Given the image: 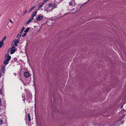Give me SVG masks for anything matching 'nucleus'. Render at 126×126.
<instances>
[{"label": "nucleus", "instance_id": "obj_31", "mask_svg": "<svg viewBox=\"0 0 126 126\" xmlns=\"http://www.w3.org/2000/svg\"><path fill=\"white\" fill-rule=\"evenodd\" d=\"M2 69H5V66H3L2 67Z\"/></svg>", "mask_w": 126, "mask_h": 126}, {"label": "nucleus", "instance_id": "obj_32", "mask_svg": "<svg viewBox=\"0 0 126 126\" xmlns=\"http://www.w3.org/2000/svg\"><path fill=\"white\" fill-rule=\"evenodd\" d=\"M2 75V74L1 73H0V78L1 77Z\"/></svg>", "mask_w": 126, "mask_h": 126}, {"label": "nucleus", "instance_id": "obj_7", "mask_svg": "<svg viewBox=\"0 0 126 126\" xmlns=\"http://www.w3.org/2000/svg\"><path fill=\"white\" fill-rule=\"evenodd\" d=\"M29 73L28 72H25L24 73V76L26 78H28L30 76Z\"/></svg>", "mask_w": 126, "mask_h": 126}, {"label": "nucleus", "instance_id": "obj_36", "mask_svg": "<svg viewBox=\"0 0 126 126\" xmlns=\"http://www.w3.org/2000/svg\"><path fill=\"white\" fill-rule=\"evenodd\" d=\"M14 44V43H12V45H13ZM12 46H13V45H12Z\"/></svg>", "mask_w": 126, "mask_h": 126}, {"label": "nucleus", "instance_id": "obj_10", "mask_svg": "<svg viewBox=\"0 0 126 126\" xmlns=\"http://www.w3.org/2000/svg\"><path fill=\"white\" fill-rule=\"evenodd\" d=\"M4 45V43L2 41H0V48H1L3 47Z\"/></svg>", "mask_w": 126, "mask_h": 126}, {"label": "nucleus", "instance_id": "obj_35", "mask_svg": "<svg viewBox=\"0 0 126 126\" xmlns=\"http://www.w3.org/2000/svg\"><path fill=\"white\" fill-rule=\"evenodd\" d=\"M36 20H34V22H36Z\"/></svg>", "mask_w": 126, "mask_h": 126}, {"label": "nucleus", "instance_id": "obj_13", "mask_svg": "<svg viewBox=\"0 0 126 126\" xmlns=\"http://www.w3.org/2000/svg\"><path fill=\"white\" fill-rule=\"evenodd\" d=\"M21 33H20V32L18 34L17 36V37L18 39H19L20 38L21 35Z\"/></svg>", "mask_w": 126, "mask_h": 126}, {"label": "nucleus", "instance_id": "obj_4", "mask_svg": "<svg viewBox=\"0 0 126 126\" xmlns=\"http://www.w3.org/2000/svg\"><path fill=\"white\" fill-rule=\"evenodd\" d=\"M10 52L11 54L14 53L16 51V48L15 46L11 48Z\"/></svg>", "mask_w": 126, "mask_h": 126}, {"label": "nucleus", "instance_id": "obj_3", "mask_svg": "<svg viewBox=\"0 0 126 126\" xmlns=\"http://www.w3.org/2000/svg\"><path fill=\"white\" fill-rule=\"evenodd\" d=\"M43 16L41 14H40L37 18L36 20L37 22H38L41 20L42 19Z\"/></svg>", "mask_w": 126, "mask_h": 126}, {"label": "nucleus", "instance_id": "obj_14", "mask_svg": "<svg viewBox=\"0 0 126 126\" xmlns=\"http://www.w3.org/2000/svg\"><path fill=\"white\" fill-rule=\"evenodd\" d=\"M30 28L29 27L26 30L24 31V32H25L26 33H27L29 31V29H30Z\"/></svg>", "mask_w": 126, "mask_h": 126}, {"label": "nucleus", "instance_id": "obj_1", "mask_svg": "<svg viewBox=\"0 0 126 126\" xmlns=\"http://www.w3.org/2000/svg\"><path fill=\"white\" fill-rule=\"evenodd\" d=\"M48 7L47 8V9H49L51 8L50 10H49L48 11L49 12L50 11H52L53 9L56 8V3H54L49 4H48Z\"/></svg>", "mask_w": 126, "mask_h": 126}, {"label": "nucleus", "instance_id": "obj_23", "mask_svg": "<svg viewBox=\"0 0 126 126\" xmlns=\"http://www.w3.org/2000/svg\"><path fill=\"white\" fill-rule=\"evenodd\" d=\"M4 69H1L2 73H4Z\"/></svg>", "mask_w": 126, "mask_h": 126}, {"label": "nucleus", "instance_id": "obj_9", "mask_svg": "<svg viewBox=\"0 0 126 126\" xmlns=\"http://www.w3.org/2000/svg\"><path fill=\"white\" fill-rule=\"evenodd\" d=\"M44 4V3L43 2H42L40 3L38 6H39V8L38 9H40L41 7Z\"/></svg>", "mask_w": 126, "mask_h": 126}, {"label": "nucleus", "instance_id": "obj_27", "mask_svg": "<svg viewBox=\"0 0 126 126\" xmlns=\"http://www.w3.org/2000/svg\"><path fill=\"white\" fill-rule=\"evenodd\" d=\"M9 21L12 23H13V21L11 20L10 19H9Z\"/></svg>", "mask_w": 126, "mask_h": 126}, {"label": "nucleus", "instance_id": "obj_15", "mask_svg": "<svg viewBox=\"0 0 126 126\" xmlns=\"http://www.w3.org/2000/svg\"><path fill=\"white\" fill-rule=\"evenodd\" d=\"M25 29V27L24 26H23L22 27V29H21V30L20 31V33H22V32H23V31Z\"/></svg>", "mask_w": 126, "mask_h": 126}, {"label": "nucleus", "instance_id": "obj_37", "mask_svg": "<svg viewBox=\"0 0 126 126\" xmlns=\"http://www.w3.org/2000/svg\"><path fill=\"white\" fill-rule=\"evenodd\" d=\"M14 74H15V75L16 76V75H16V74L15 73Z\"/></svg>", "mask_w": 126, "mask_h": 126}, {"label": "nucleus", "instance_id": "obj_22", "mask_svg": "<svg viewBox=\"0 0 126 126\" xmlns=\"http://www.w3.org/2000/svg\"><path fill=\"white\" fill-rule=\"evenodd\" d=\"M56 19L55 18H52L51 19V20L52 21H54Z\"/></svg>", "mask_w": 126, "mask_h": 126}, {"label": "nucleus", "instance_id": "obj_28", "mask_svg": "<svg viewBox=\"0 0 126 126\" xmlns=\"http://www.w3.org/2000/svg\"><path fill=\"white\" fill-rule=\"evenodd\" d=\"M2 101L1 100V99L0 98V106L1 105V103H2Z\"/></svg>", "mask_w": 126, "mask_h": 126}, {"label": "nucleus", "instance_id": "obj_11", "mask_svg": "<svg viewBox=\"0 0 126 126\" xmlns=\"http://www.w3.org/2000/svg\"><path fill=\"white\" fill-rule=\"evenodd\" d=\"M9 61L7 60H5V61L3 63L4 64L6 65L9 63Z\"/></svg>", "mask_w": 126, "mask_h": 126}, {"label": "nucleus", "instance_id": "obj_17", "mask_svg": "<svg viewBox=\"0 0 126 126\" xmlns=\"http://www.w3.org/2000/svg\"><path fill=\"white\" fill-rule=\"evenodd\" d=\"M6 38V36H5L4 38H2V40L1 41H2V42H3V41H4L5 39Z\"/></svg>", "mask_w": 126, "mask_h": 126}, {"label": "nucleus", "instance_id": "obj_33", "mask_svg": "<svg viewBox=\"0 0 126 126\" xmlns=\"http://www.w3.org/2000/svg\"><path fill=\"white\" fill-rule=\"evenodd\" d=\"M75 9V8L73 9H72L71 10V11H73V10H74Z\"/></svg>", "mask_w": 126, "mask_h": 126}, {"label": "nucleus", "instance_id": "obj_12", "mask_svg": "<svg viewBox=\"0 0 126 126\" xmlns=\"http://www.w3.org/2000/svg\"><path fill=\"white\" fill-rule=\"evenodd\" d=\"M28 119L29 120V122H30L31 121V117H30V114L29 113L28 114Z\"/></svg>", "mask_w": 126, "mask_h": 126}, {"label": "nucleus", "instance_id": "obj_26", "mask_svg": "<svg viewBox=\"0 0 126 126\" xmlns=\"http://www.w3.org/2000/svg\"><path fill=\"white\" fill-rule=\"evenodd\" d=\"M2 92L1 91V89H0V94H2Z\"/></svg>", "mask_w": 126, "mask_h": 126}, {"label": "nucleus", "instance_id": "obj_19", "mask_svg": "<svg viewBox=\"0 0 126 126\" xmlns=\"http://www.w3.org/2000/svg\"><path fill=\"white\" fill-rule=\"evenodd\" d=\"M27 33L25 32L24 33H23V34L22 35V37H24L26 35Z\"/></svg>", "mask_w": 126, "mask_h": 126}, {"label": "nucleus", "instance_id": "obj_2", "mask_svg": "<svg viewBox=\"0 0 126 126\" xmlns=\"http://www.w3.org/2000/svg\"><path fill=\"white\" fill-rule=\"evenodd\" d=\"M19 39H17L16 40V39H15L12 42V43H14L13 45H15L17 47L18 46L17 44L19 43Z\"/></svg>", "mask_w": 126, "mask_h": 126}, {"label": "nucleus", "instance_id": "obj_8", "mask_svg": "<svg viewBox=\"0 0 126 126\" xmlns=\"http://www.w3.org/2000/svg\"><path fill=\"white\" fill-rule=\"evenodd\" d=\"M37 10H36V11L33 12H32V15L31 16V17H33V18L36 15L37 13Z\"/></svg>", "mask_w": 126, "mask_h": 126}, {"label": "nucleus", "instance_id": "obj_16", "mask_svg": "<svg viewBox=\"0 0 126 126\" xmlns=\"http://www.w3.org/2000/svg\"><path fill=\"white\" fill-rule=\"evenodd\" d=\"M35 6H34L32 7V8H31L28 11V12L29 13L30 12H31L32 10L34 8H35Z\"/></svg>", "mask_w": 126, "mask_h": 126}, {"label": "nucleus", "instance_id": "obj_24", "mask_svg": "<svg viewBox=\"0 0 126 126\" xmlns=\"http://www.w3.org/2000/svg\"><path fill=\"white\" fill-rule=\"evenodd\" d=\"M71 1L72 2H73L74 3V4L75 5L76 4V3L75 2V0H71Z\"/></svg>", "mask_w": 126, "mask_h": 126}, {"label": "nucleus", "instance_id": "obj_29", "mask_svg": "<svg viewBox=\"0 0 126 126\" xmlns=\"http://www.w3.org/2000/svg\"><path fill=\"white\" fill-rule=\"evenodd\" d=\"M22 97H23V98H24V99H23L22 100H23V101H24V103H25V98H25V96H22Z\"/></svg>", "mask_w": 126, "mask_h": 126}, {"label": "nucleus", "instance_id": "obj_34", "mask_svg": "<svg viewBox=\"0 0 126 126\" xmlns=\"http://www.w3.org/2000/svg\"><path fill=\"white\" fill-rule=\"evenodd\" d=\"M60 0H56V1L57 2H58V1H60Z\"/></svg>", "mask_w": 126, "mask_h": 126}, {"label": "nucleus", "instance_id": "obj_25", "mask_svg": "<svg viewBox=\"0 0 126 126\" xmlns=\"http://www.w3.org/2000/svg\"><path fill=\"white\" fill-rule=\"evenodd\" d=\"M27 11V10H25L24 13V14H25L26 13Z\"/></svg>", "mask_w": 126, "mask_h": 126}, {"label": "nucleus", "instance_id": "obj_18", "mask_svg": "<svg viewBox=\"0 0 126 126\" xmlns=\"http://www.w3.org/2000/svg\"><path fill=\"white\" fill-rule=\"evenodd\" d=\"M33 19V18L31 17L30 18L29 20L30 22H31Z\"/></svg>", "mask_w": 126, "mask_h": 126}, {"label": "nucleus", "instance_id": "obj_30", "mask_svg": "<svg viewBox=\"0 0 126 126\" xmlns=\"http://www.w3.org/2000/svg\"><path fill=\"white\" fill-rule=\"evenodd\" d=\"M14 61H17V59L16 58H15L14 59Z\"/></svg>", "mask_w": 126, "mask_h": 126}, {"label": "nucleus", "instance_id": "obj_20", "mask_svg": "<svg viewBox=\"0 0 126 126\" xmlns=\"http://www.w3.org/2000/svg\"><path fill=\"white\" fill-rule=\"evenodd\" d=\"M72 3L71 2H70L69 3V5L70 6H72Z\"/></svg>", "mask_w": 126, "mask_h": 126}, {"label": "nucleus", "instance_id": "obj_5", "mask_svg": "<svg viewBox=\"0 0 126 126\" xmlns=\"http://www.w3.org/2000/svg\"><path fill=\"white\" fill-rule=\"evenodd\" d=\"M32 96L31 94L27 95V100L29 101V103L32 100Z\"/></svg>", "mask_w": 126, "mask_h": 126}, {"label": "nucleus", "instance_id": "obj_21", "mask_svg": "<svg viewBox=\"0 0 126 126\" xmlns=\"http://www.w3.org/2000/svg\"><path fill=\"white\" fill-rule=\"evenodd\" d=\"M30 22V21H29V20H28L27 21V22H26V24H29V23L30 22Z\"/></svg>", "mask_w": 126, "mask_h": 126}, {"label": "nucleus", "instance_id": "obj_6", "mask_svg": "<svg viewBox=\"0 0 126 126\" xmlns=\"http://www.w3.org/2000/svg\"><path fill=\"white\" fill-rule=\"evenodd\" d=\"M5 58L6 60L9 61L11 58V56L8 54H7L5 55Z\"/></svg>", "mask_w": 126, "mask_h": 126}]
</instances>
